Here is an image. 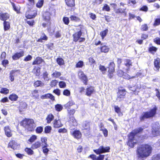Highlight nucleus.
<instances>
[{"label":"nucleus","instance_id":"1","mask_svg":"<svg viewBox=\"0 0 160 160\" xmlns=\"http://www.w3.org/2000/svg\"><path fill=\"white\" fill-rule=\"evenodd\" d=\"M152 151V148L151 145L144 144L138 147L137 152L139 158H145L151 155Z\"/></svg>","mask_w":160,"mask_h":160},{"label":"nucleus","instance_id":"2","mask_svg":"<svg viewBox=\"0 0 160 160\" xmlns=\"http://www.w3.org/2000/svg\"><path fill=\"white\" fill-rule=\"evenodd\" d=\"M56 10L52 8H49L48 11H45L42 15V19L45 22L42 23V25L44 28L50 27L51 25V16L53 13L55 14Z\"/></svg>","mask_w":160,"mask_h":160},{"label":"nucleus","instance_id":"3","mask_svg":"<svg viewBox=\"0 0 160 160\" xmlns=\"http://www.w3.org/2000/svg\"><path fill=\"white\" fill-rule=\"evenodd\" d=\"M157 107L154 105L152 108H151L148 111L142 112V115L139 117L140 121L142 122L146 119L152 118L155 116L157 113Z\"/></svg>","mask_w":160,"mask_h":160},{"label":"nucleus","instance_id":"4","mask_svg":"<svg viewBox=\"0 0 160 160\" xmlns=\"http://www.w3.org/2000/svg\"><path fill=\"white\" fill-rule=\"evenodd\" d=\"M34 123L33 119L25 118L20 122L21 126H22L27 129L28 131L32 132L34 130L35 125H33Z\"/></svg>","mask_w":160,"mask_h":160},{"label":"nucleus","instance_id":"5","mask_svg":"<svg viewBox=\"0 0 160 160\" xmlns=\"http://www.w3.org/2000/svg\"><path fill=\"white\" fill-rule=\"evenodd\" d=\"M115 64L113 61L109 63L107 67V76L110 79H112L114 76V73L115 72Z\"/></svg>","mask_w":160,"mask_h":160},{"label":"nucleus","instance_id":"6","mask_svg":"<svg viewBox=\"0 0 160 160\" xmlns=\"http://www.w3.org/2000/svg\"><path fill=\"white\" fill-rule=\"evenodd\" d=\"M126 91L125 89H119L118 90V92L117 93V94L116 100L119 102H121L125 98L126 94Z\"/></svg>","mask_w":160,"mask_h":160},{"label":"nucleus","instance_id":"7","mask_svg":"<svg viewBox=\"0 0 160 160\" xmlns=\"http://www.w3.org/2000/svg\"><path fill=\"white\" fill-rule=\"evenodd\" d=\"M110 149V148L109 146L104 147L103 146H101L98 148L94 149L93 151L97 154L100 155L101 153L109 152Z\"/></svg>","mask_w":160,"mask_h":160},{"label":"nucleus","instance_id":"8","mask_svg":"<svg viewBox=\"0 0 160 160\" xmlns=\"http://www.w3.org/2000/svg\"><path fill=\"white\" fill-rule=\"evenodd\" d=\"M128 139L127 142V145L131 148H133L137 142H134L135 137L129 134L128 135Z\"/></svg>","mask_w":160,"mask_h":160},{"label":"nucleus","instance_id":"9","mask_svg":"<svg viewBox=\"0 0 160 160\" xmlns=\"http://www.w3.org/2000/svg\"><path fill=\"white\" fill-rule=\"evenodd\" d=\"M75 106L76 109H77L78 108V105L76 104L74 100L71 99L66 104L64 105V107L65 109L67 110L70 109L71 107L73 106Z\"/></svg>","mask_w":160,"mask_h":160},{"label":"nucleus","instance_id":"10","mask_svg":"<svg viewBox=\"0 0 160 160\" xmlns=\"http://www.w3.org/2000/svg\"><path fill=\"white\" fill-rule=\"evenodd\" d=\"M24 55V51L22 50L19 52L15 53L12 56V59L13 60H16L22 57Z\"/></svg>","mask_w":160,"mask_h":160},{"label":"nucleus","instance_id":"11","mask_svg":"<svg viewBox=\"0 0 160 160\" xmlns=\"http://www.w3.org/2000/svg\"><path fill=\"white\" fill-rule=\"evenodd\" d=\"M104 155H99L98 157L94 154H91L88 156V158H91L92 160H103L104 158ZM105 160H111L106 158Z\"/></svg>","mask_w":160,"mask_h":160},{"label":"nucleus","instance_id":"12","mask_svg":"<svg viewBox=\"0 0 160 160\" xmlns=\"http://www.w3.org/2000/svg\"><path fill=\"white\" fill-rule=\"evenodd\" d=\"M20 72V70L19 69L12 70L10 72L9 78L11 82H12L14 81L15 77L17 76V75H16V73L19 72Z\"/></svg>","mask_w":160,"mask_h":160},{"label":"nucleus","instance_id":"13","mask_svg":"<svg viewBox=\"0 0 160 160\" xmlns=\"http://www.w3.org/2000/svg\"><path fill=\"white\" fill-rule=\"evenodd\" d=\"M5 134L8 138H10L12 136V131L10 129L9 126H5L3 128Z\"/></svg>","mask_w":160,"mask_h":160},{"label":"nucleus","instance_id":"14","mask_svg":"<svg viewBox=\"0 0 160 160\" xmlns=\"http://www.w3.org/2000/svg\"><path fill=\"white\" fill-rule=\"evenodd\" d=\"M71 135L77 139H80L82 137L81 132L79 130H75L71 133Z\"/></svg>","mask_w":160,"mask_h":160},{"label":"nucleus","instance_id":"15","mask_svg":"<svg viewBox=\"0 0 160 160\" xmlns=\"http://www.w3.org/2000/svg\"><path fill=\"white\" fill-rule=\"evenodd\" d=\"M18 146L17 142L14 140H12L8 143L7 147L8 148H11L13 150H15L17 149Z\"/></svg>","mask_w":160,"mask_h":160},{"label":"nucleus","instance_id":"16","mask_svg":"<svg viewBox=\"0 0 160 160\" xmlns=\"http://www.w3.org/2000/svg\"><path fill=\"white\" fill-rule=\"evenodd\" d=\"M82 32L81 30H80L72 34L73 38V41L75 42H77L79 40L80 37H81L82 35Z\"/></svg>","mask_w":160,"mask_h":160},{"label":"nucleus","instance_id":"17","mask_svg":"<svg viewBox=\"0 0 160 160\" xmlns=\"http://www.w3.org/2000/svg\"><path fill=\"white\" fill-rule=\"evenodd\" d=\"M94 92V87L91 86H89L86 89L85 95L88 97H90Z\"/></svg>","mask_w":160,"mask_h":160},{"label":"nucleus","instance_id":"18","mask_svg":"<svg viewBox=\"0 0 160 160\" xmlns=\"http://www.w3.org/2000/svg\"><path fill=\"white\" fill-rule=\"evenodd\" d=\"M154 69L156 72H159L160 68V60L159 58L155 59L154 62Z\"/></svg>","mask_w":160,"mask_h":160},{"label":"nucleus","instance_id":"19","mask_svg":"<svg viewBox=\"0 0 160 160\" xmlns=\"http://www.w3.org/2000/svg\"><path fill=\"white\" fill-rule=\"evenodd\" d=\"M68 122L71 126L76 127L78 125V122L74 116L69 117Z\"/></svg>","mask_w":160,"mask_h":160},{"label":"nucleus","instance_id":"20","mask_svg":"<svg viewBox=\"0 0 160 160\" xmlns=\"http://www.w3.org/2000/svg\"><path fill=\"white\" fill-rule=\"evenodd\" d=\"M66 5L68 7L73 8L75 7V0H64Z\"/></svg>","mask_w":160,"mask_h":160},{"label":"nucleus","instance_id":"21","mask_svg":"<svg viewBox=\"0 0 160 160\" xmlns=\"http://www.w3.org/2000/svg\"><path fill=\"white\" fill-rule=\"evenodd\" d=\"M53 127L54 128H59L62 127L63 124L62 123L61 120L58 119H55L53 122Z\"/></svg>","mask_w":160,"mask_h":160},{"label":"nucleus","instance_id":"22","mask_svg":"<svg viewBox=\"0 0 160 160\" xmlns=\"http://www.w3.org/2000/svg\"><path fill=\"white\" fill-rule=\"evenodd\" d=\"M143 128L139 127L134 129L132 131L130 132L129 134L132 135V136H133L134 137H135L136 134L142 133L143 132Z\"/></svg>","mask_w":160,"mask_h":160},{"label":"nucleus","instance_id":"23","mask_svg":"<svg viewBox=\"0 0 160 160\" xmlns=\"http://www.w3.org/2000/svg\"><path fill=\"white\" fill-rule=\"evenodd\" d=\"M41 98L42 99H50L51 100H55V97L52 94L48 93L43 95L41 96Z\"/></svg>","mask_w":160,"mask_h":160},{"label":"nucleus","instance_id":"24","mask_svg":"<svg viewBox=\"0 0 160 160\" xmlns=\"http://www.w3.org/2000/svg\"><path fill=\"white\" fill-rule=\"evenodd\" d=\"M90 121L87 120L84 121L82 125V126L84 130L90 131Z\"/></svg>","mask_w":160,"mask_h":160},{"label":"nucleus","instance_id":"25","mask_svg":"<svg viewBox=\"0 0 160 160\" xmlns=\"http://www.w3.org/2000/svg\"><path fill=\"white\" fill-rule=\"evenodd\" d=\"M98 48L100 49L101 52L105 53L108 52L110 50L108 46L103 45V44L98 47Z\"/></svg>","mask_w":160,"mask_h":160},{"label":"nucleus","instance_id":"26","mask_svg":"<svg viewBox=\"0 0 160 160\" xmlns=\"http://www.w3.org/2000/svg\"><path fill=\"white\" fill-rule=\"evenodd\" d=\"M43 62H44V61L42 58L41 57H37L33 61L32 64L33 65H40Z\"/></svg>","mask_w":160,"mask_h":160},{"label":"nucleus","instance_id":"27","mask_svg":"<svg viewBox=\"0 0 160 160\" xmlns=\"http://www.w3.org/2000/svg\"><path fill=\"white\" fill-rule=\"evenodd\" d=\"M42 146V143L40 141H38L35 142L31 146L32 149L35 150L40 148Z\"/></svg>","mask_w":160,"mask_h":160},{"label":"nucleus","instance_id":"28","mask_svg":"<svg viewBox=\"0 0 160 160\" xmlns=\"http://www.w3.org/2000/svg\"><path fill=\"white\" fill-rule=\"evenodd\" d=\"M9 18V14L7 13H1L0 12V19L4 22L6 21Z\"/></svg>","mask_w":160,"mask_h":160},{"label":"nucleus","instance_id":"29","mask_svg":"<svg viewBox=\"0 0 160 160\" xmlns=\"http://www.w3.org/2000/svg\"><path fill=\"white\" fill-rule=\"evenodd\" d=\"M152 133L154 137L160 135V128L157 127L153 128L152 131Z\"/></svg>","mask_w":160,"mask_h":160},{"label":"nucleus","instance_id":"30","mask_svg":"<svg viewBox=\"0 0 160 160\" xmlns=\"http://www.w3.org/2000/svg\"><path fill=\"white\" fill-rule=\"evenodd\" d=\"M114 108L115 112L117 113L118 117H121L123 115V113L121 111V109L118 106H115Z\"/></svg>","mask_w":160,"mask_h":160},{"label":"nucleus","instance_id":"31","mask_svg":"<svg viewBox=\"0 0 160 160\" xmlns=\"http://www.w3.org/2000/svg\"><path fill=\"white\" fill-rule=\"evenodd\" d=\"M10 2L12 6L13 10L15 11L17 13H20L21 7L19 5L16 6L13 2Z\"/></svg>","mask_w":160,"mask_h":160},{"label":"nucleus","instance_id":"32","mask_svg":"<svg viewBox=\"0 0 160 160\" xmlns=\"http://www.w3.org/2000/svg\"><path fill=\"white\" fill-rule=\"evenodd\" d=\"M158 49L157 47L152 46L148 48V51L150 53L154 55L157 51Z\"/></svg>","mask_w":160,"mask_h":160},{"label":"nucleus","instance_id":"33","mask_svg":"<svg viewBox=\"0 0 160 160\" xmlns=\"http://www.w3.org/2000/svg\"><path fill=\"white\" fill-rule=\"evenodd\" d=\"M54 118V115L51 113L48 114L47 116L46 120L47 123H50L53 120Z\"/></svg>","mask_w":160,"mask_h":160},{"label":"nucleus","instance_id":"34","mask_svg":"<svg viewBox=\"0 0 160 160\" xmlns=\"http://www.w3.org/2000/svg\"><path fill=\"white\" fill-rule=\"evenodd\" d=\"M40 68L35 66L33 69L32 72L36 76H39L40 74Z\"/></svg>","mask_w":160,"mask_h":160},{"label":"nucleus","instance_id":"35","mask_svg":"<svg viewBox=\"0 0 160 160\" xmlns=\"http://www.w3.org/2000/svg\"><path fill=\"white\" fill-rule=\"evenodd\" d=\"M128 88L130 91L132 92L135 94H137L139 92L138 91L137 92V90L138 88L135 85L132 86H129Z\"/></svg>","mask_w":160,"mask_h":160},{"label":"nucleus","instance_id":"36","mask_svg":"<svg viewBox=\"0 0 160 160\" xmlns=\"http://www.w3.org/2000/svg\"><path fill=\"white\" fill-rule=\"evenodd\" d=\"M18 96L15 93H12L8 97L9 99L12 101H16L18 98Z\"/></svg>","mask_w":160,"mask_h":160},{"label":"nucleus","instance_id":"37","mask_svg":"<svg viewBox=\"0 0 160 160\" xmlns=\"http://www.w3.org/2000/svg\"><path fill=\"white\" fill-rule=\"evenodd\" d=\"M4 30L5 31H8L10 28V24L9 22L4 21L3 22Z\"/></svg>","mask_w":160,"mask_h":160},{"label":"nucleus","instance_id":"38","mask_svg":"<svg viewBox=\"0 0 160 160\" xmlns=\"http://www.w3.org/2000/svg\"><path fill=\"white\" fill-rule=\"evenodd\" d=\"M33 14L31 13L28 14L26 16V17L27 19H32L34 18L37 15V12L35 10H33Z\"/></svg>","mask_w":160,"mask_h":160},{"label":"nucleus","instance_id":"39","mask_svg":"<svg viewBox=\"0 0 160 160\" xmlns=\"http://www.w3.org/2000/svg\"><path fill=\"white\" fill-rule=\"evenodd\" d=\"M116 14L123 13L124 14V16L126 17L127 15V12L125 11V9H123L121 8H118L116 9L115 11Z\"/></svg>","mask_w":160,"mask_h":160},{"label":"nucleus","instance_id":"40","mask_svg":"<svg viewBox=\"0 0 160 160\" xmlns=\"http://www.w3.org/2000/svg\"><path fill=\"white\" fill-rule=\"evenodd\" d=\"M44 85V84L40 80H37L33 83V86L35 87H42Z\"/></svg>","mask_w":160,"mask_h":160},{"label":"nucleus","instance_id":"41","mask_svg":"<svg viewBox=\"0 0 160 160\" xmlns=\"http://www.w3.org/2000/svg\"><path fill=\"white\" fill-rule=\"evenodd\" d=\"M27 104L25 102L22 101L20 102L19 106L20 109L23 110L27 108Z\"/></svg>","mask_w":160,"mask_h":160},{"label":"nucleus","instance_id":"42","mask_svg":"<svg viewBox=\"0 0 160 160\" xmlns=\"http://www.w3.org/2000/svg\"><path fill=\"white\" fill-rule=\"evenodd\" d=\"M33 150L31 147L30 148L27 147L25 148L24 151L28 155H31L34 153Z\"/></svg>","mask_w":160,"mask_h":160},{"label":"nucleus","instance_id":"43","mask_svg":"<svg viewBox=\"0 0 160 160\" xmlns=\"http://www.w3.org/2000/svg\"><path fill=\"white\" fill-rule=\"evenodd\" d=\"M37 138V137L35 135H32L28 140V141L31 143L35 142Z\"/></svg>","mask_w":160,"mask_h":160},{"label":"nucleus","instance_id":"44","mask_svg":"<svg viewBox=\"0 0 160 160\" xmlns=\"http://www.w3.org/2000/svg\"><path fill=\"white\" fill-rule=\"evenodd\" d=\"M76 108L74 109L67 110L68 111V115L69 117L74 116L73 115L75 114L76 112Z\"/></svg>","mask_w":160,"mask_h":160},{"label":"nucleus","instance_id":"45","mask_svg":"<svg viewBox=\"0 0 160 160\" xmlns=\"http://www.w3.org/2000/svg\"><path fill=\"white\" fill-rule=\"evenodd\" d=\"M56 61L59 66H62L64 64V60L62 58H58Z\"/></svg>","mask_w":160,"mask_h":160},{"label":"nucleus","instance_id":"46","mask_svg":"<svg viewBox=\"0 0 160 160\" xmlns=\"http://www.w3.org/2000/svg\"><path fill=\"white\" fill-rule=\"evenodd\" d=\"M61 75V73L60 72H58L57 71H55L51 74V76L52 77L55 78H58Z\"/></svg>","mask_w":160,"mask_h":160},{"label":"nucleus","instance_id":"47","mask_svg":"<svg viewBox=\"0 0 160 160\" xmlns=\"http://www.w3.org/2000/svg\"><path fill=\"white\" fill-rule=\"evenodd\" d=\"M108 32V29H106L105 30L101 31L100 32V35L102 39H103L106 36Z\"/></svg>","mask_w":160,"mask_h":160},{"label":"nucleus","instance_id":"48","mask_svg":"<svg viewBox=\"0 0 160 160\" xmlns=\"http://www.w3.org/2000/svg\"><path fill=\"white\" fill-rule=\"evenodd\" d=\"M9 90L6 88H2L1 89L0 91V93L7 95L9 93Z\"/></svg>","mask_w":160,"mask_h":160},{"label":"nucleus","instance_id":"49","mask_svg":"<svg viewBox=\"0 0 160 160\" xmlns=\"http://www.w3.org/2000/svg\"><path fill=\"white\" fill-rule=\"evenodd\" d=\"M44 0H39L36 4V7L38 8H41L44 4Z\"/></svg>","mask_w":160,"mask_h":160},{"label":"nucleus","instance_id":"50","mask_svg":"<svg viewBox=\"0 0 160 160\" xmlns=\"http://www.w3.org/2000/svg\"><path fill=\"white\" fill-rule=\"evenodd\" d=\"M79 79L82 81L83 84L85 85H87L88 80L87 76L86 75H85L84 76L80 77V78Z\"/></svg>","mask_w":160,"mask_h":160},{"label":"nucleus","instance_id":"51","mask_svg":"<svg viewBox=\"0 0 160 160\" xmlns=\"http://www.w3.org/2000/svg\"><path fill=\"white\" fill-rule=\"evenodd\" d=\"M48 146V145H44L42 147V152L45 154L47 155L48 154V152L49 151V149L47 148V147Z\"/></svg>","mask_w":160,"mask_h":160},{"label":"nucleus","instance_id":"52","mask_svg":"<svg viewBox=\"0 0 160 160\" xmlns=\"http://www.w3.org/2000/svg\"><path fill=\"white\" fill-rule=\"evenodd\" d=\"M125 63L124 65L129 68L130 66H132V62L131 60L129 59H126L125 60Z\"/></svg>","mask_w":160,"mask_h":160},{"label":"nucleus","instance_id":"53","mask_svg":"<svg viewBox=\"0 0 160 160\" xmlns=\"http://www.w3.org/2000/svg\"><path fill=\"white\" fill-rule=\"evenodd\" d=\"M43 131V128L42 126H38L35 129L36 132L37 134L41 133Z\"/></svg>","mask_w":160,"mask_h":160},{"label":"nucleus","instance_id":"54","mask_svg":"<svg viewBox=\"0 0 160 160\" xmlns=\"http://www.w3.org/2000/svg\"><path fill=\"white\" fill-rule=\"evenodd\" d=\"M84 66L83 62L82 61H79L77 62L75 65V67L78 68H82Z\"/></svg>","mask_w":160,"mask_h":160},{"label":"nucleus","instance_id":"55","mask_svg":"<svg viewBox=\"0 0 160 160\" xmlns=\"http://www.w3.org/2000/svg\"><path fill=\"white\" fill-rule=\"evenodd\" d=\"M70 18L71 21L76 22L79 21L80 20L79 18L73 15H71L70 17Z\"/></svg>","mask_w":160,"mask_h":160},{"label":"nucleus","instance_id":"56","mask_svg":"<svg viewBox=\"0 0 160 160\" xmlns=\"http://www.w3.org/2000/svg\"><path fill=\"white\" fill-rule=\"evenodd\" d=\"M55 110L58 112L61 111L63 109V107L60 104H57L55 106Z\"/></svg>","mask_w":160,"mask_h":160},{"label":"nucleus","instance_id":"57","mask_svg":"<svg viewBox=\"0 0 160 160\" xmlns=\"http://www.w3.org/2000/svg\"><path fill=\"white\" fill-rule=\"evenodd\" d=\"M110 7L107 4H104L102 8V10L103 11L108 12L110 11Z\"/></svg>","mask_w":160,"mask_h":160},{"label":"nucleus","instance_id":"58","mask_svg":"<svg viewBox=\"0 0 160 160\" xmlns=\"http://www.w3.org/2000/svg\"><path fill=\"white\" fill-rule=\"evenodd\" d=\"M52 130V127L50 126H46L44 128V131L46 133H49Z\"/></svg>","mask_w":160,"mask_h":160},{"label":"nucleus","instance_id":"59","mask_svg":"<svg viewBox=\"0 0 160 160\" xmlns=\"http://www.w3.org/2000/svg\"><path fill=\"white\" fill-rule=\"evenodd\" d=\"M63 94L64 96L68 97L71 95L70 91L68 89H64L63 91Z\"/></svg>","mask_w":160,"mask_h":160},{"label":"nucleus","instance_id":"60","mask_svg":"<svg viewBox=\"0 0 160 160\" xmlns=\"http://www.w3.org/2000/svg\"><path fill=\"white\" fill-rule=\"evenodd\" d=\"M58 85L61 88H65L66 87V84L65 82L63 81H60L59 82Z\"/></svg>","mask_w":160,"mask_h":160},{"label":"nucleus","instance_id":"61","mask_svg":"<svg viewBox=\"0 0 160 160\" xmlns=\"http://www.w3.org/2000/svg\"><path fill=\"white\" fill-rule=\"evenodd\" d=\"M159 25H160V18H156L153 23V26L156 27Z\"/></svg>","mask_w":160,"mask_h":160},{"label":"nucleus","instance_id":"62","mask_svg":"<svg viewBox=\"0 0 160 160\" xmlns=\"http://www.w3.org/2000/svg\"><path fill=\"white\" fill-rule=\"evenodd\" d=\"M148 29V27L146 24H142L141 28V30L142 31H147Z\"/></svg>","mask_w":160,"mask_h":160},{"label":"nucleus","instance_id":"63","mask_svg":"<svg viewBox=\"0 0 160 160\" xmlns=\"http://www.w3.org/2000/svg\"><path fill=\"white\" fill-rule=\"evenodd\" d=\"M58 82V81L56 80H53L51 82L50 85L52 87H54L57 85Z\"/></svg>","mask_w":160,"mask_h":160},{"label":"nucleus","instance_id":"64","mask_svg":"<svg viewBox=\"0 0 160 160\" xmlns=\"http://www.w3.org/2000/svg\"><path fill=\"white\" fill-rule=\"evenodd\" d=\"M99 69L102 72H105L107 69V67L106 68L104 66L100 65L99 67Z\"/></svg>","mask_w":160,"mask_h":160}]
</instances>
